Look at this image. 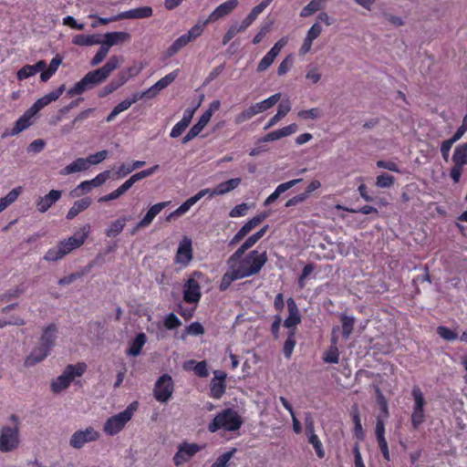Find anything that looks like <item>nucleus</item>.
I'll return each mask as SVG.
<instances>
[{"label": "nucleus", "mask_w": 467, "mask_h": 467, "mask_svg": "<svg viewBox=\"0 0 467 467\" xmlns=\"http://www.w3.org/2000/svg\"><path fill=\"white\" fill-rule=\"evenodd\" d=\"M251 230H249L245 224H244L238 232L234 235V237L231 239L229 245H234L238 244L240 241H242L249 233Z\"/></svg>", "instance_id": "nucleus-62"}, {"label": "nucleus", "mask_w": 467, "mask_h": 467, "mask_svg": "<svg viewBox=\"0 0 467 467\" xmlns=\"http://www.w3.org/2000/svg\"><path fill=\"white\" fill-rule=\"evenodd\" d=\"M267 261L268 255L265 250L260 252L254 249L248 254H241L237 256L234 252L226 261L227 271L221 279L219 290L224 292L234 281L258 275Z\"/></svg>", "instance_id": "nucleus-1"}, {"label": "nucleus", "mask_w": 467, "mask_h": 467, "mask_svg": "<svg viewBox=\"0 0 467 467\" xmlns=\"http://www.w3.org/2000/svg\"><path fill=\"white\" fill-rule=\"evenodd\" d=\"M35 114L32 111L26 110L16 121L12 130L11 134L16 135L31 125V119Z\"/></svg>", "instance_id": "nucleus-33"}, {"label": "nucleus", "mask_w": 467, "mask_h": 467, "mask_svg": "<svg viewBox=\"0 0 467 467\" xmlns=\"http://www.w3.org/2000/svg\"><path fill=\"white\" fill-rule=\"evenodd\" d=\"M454 143L455 142L451 139L445 140L441 142L440 150L441 157L445 161H449L450 151Z\"/></svg>", "instance_id": "nucleus-60"}, {"label": "nucleus", "mask_w": 467, "mask_h": 467, "mask_svg": "<svg viewBox=\"0 0 467 467\" xmlns=\"http://www.w3.org/2000/svg\"><path fill=\"white\" fill-rule=\"evenodd\" d=\"M411 397L413 399L412 411L410 415L411 426L414 430H418L425 421V406L426 400L423 392L419 386H414L411 389Z\"/></svg>", "instance_id": "nucleus-9"}, {"label": "nucleus", "mask_w": 467, "mask_h": 467, "mask_svg": "<svg viewBox=\"0 0 467 467\" xmlns=\"http://www.w3.org/2000/svg\"><path fill=\"white\" fill-rule=\"evenodd\" d=\"M287 44V38H280L273 47L263 57L257 65L256 71L261 73L265 71L274 63L284 47Z\"/></svg>", "instance_id": "nucleus-14"}, {"label": "nucleus", "mask_w": 467, "mask_h": 467, "mask_svg": "<svg viewBox=\"0 0 467 467\" xmlns=\"http://www.w3.org/2000/svg\"><path fill=\"white\" fill-rule=\"evenodd\" d=\"M128 220V217L123 216L112 222L106 230V235L110 238L119 235L123 231Z\"/></svg>", "instance_id": "nucleus-35"}, {"label": "nucleus", "mask_w": 467, "mask_h": 467, "mask_svg": "<svg viewBox=\"0 0 467 467\" xmlns=\"http://www.w3.org/2000/svg\"><path fill=\"white\" fill-rule=\"evenodd\" d=\"M280 98H281V94L275 93V94L270 96L269 98H267L266 99H264L263 101H261L260 103L262 105L264 111L274 107L280 100Z\"/></svg>", "instance_id": "nucleus-63"}, {"label": "nucleus", "mask_w": 467, "mask_h": 467, "mask_svg": "<svg viewBox=\"0 0 467 467\" xmlns=\"http://www.w3.org/2000/svg\"><path fill=\"white\" fill-rule=\"evenodd\" d=\"M186 333L192 336H200L204 333V328L201 323L192 322L186 327Z\"/></svg>", "instance_id": "nucleus-64"}, {"label": "nucleus", "mask_w": 467, "mask_h": 467, "mask_svg": "<svg viewBox=\"0 0 467 467\" xmlns=\"http://www.w3.org/2000/svg\"><path fill=\"white\" fill-rule=\"evenodd\" d=\"M179 69H175L171 73L167 74L165 77L161 78L154 84V88H157V91H161L167 88L170 84H171L176 78L178 77Z\"/></svg>", "instance_id": "nucleus-42"}, {"label": "nucleus", "mask_w": 467, "mask_h": 467, "mask_svg": "<svg viewBox=\"0 0 467 467\" xmlns=\"http://www.w3.org/2000/svg\"><path fill=\"white\" fill-rule=\"evenodd\" d=\"M303 179H294L279 184L275 190L265 200L264 206H268L277 200V198L285 192L301 182Z\"/></svg>", "instance_id": "nucleus-24"}, {"label": "nucleus", "mask_w": 467, "mask_h": 467, "mask_svg": "<svg viewBox=\"0 0 467 467\" xmlns=\"http://www.w3.org/2000/svg\"><path fill=\"white\" fill-rule=\"evenodd\" d=\"M163 326L166 329L172 330L181 327L182 321L174 313H170L164 317Z\"/></svg>", "instance_id": "nucleus-44"}, {"label": "nucleus", "mask_w": 467, "mask_h": 467, "mask_svg": "<svg viewBox=\"0 0 467 467\" xmlns=\"http://www.w3.org/2000/svg\"><path fill=\"white\" fill-rule=\"evenodd\" d=\"M208 192H210V189L201 190L195 195L192 196L191 198L187 199L184 202H182L175 211L170 213V215L167 217V220L170 221L173 217H179L186 213L192 206H193Z\"/></svg>", "instance_id": "nucleus-19"}, {"label": "nucleus", "mask_w": 467, "mask_h": 467, "mask_svg": "<svg viewBox=\"0 0 467 467\" xmlns=\"http://www.w3.org/2000/svg\"><path fill=\"white\" fill-rule=\"evenodd\" d=\"M377 167L380 168V169H386L390 171H394V172H398V173L401 172L399 165L395 161H382V160L378 161Z\"/></svg>", "instance_id": "nucleus-59"}, {"label": "nucleus", "mask_w": 467, "mask_h": 467, "mask_svg": "<svg viewBox=\"0 0 467 467\" xmlns=\"http://www.w3.org/2000/svg\"><path fill=\"white\" fill-rule=\"evenodd\" d=\"M91 204V199L89 197H85L80 200L76 201L72 207L68 210L66 218L67 220L74 219L77 215H78L81 212L88 209Z\"/></svg>", "instance_id": "nucleus-32"}, {"label": "nucleus", "mask_w": 467, "mask_h": 467, "mask_svg": "<svg viewBox=\"0 0 467 467\" xmlns=\"http://www.w3.org/2000/svg\"><path fill=\"white\" fill-rule=\"evenodd\" d=\"M170 202H161L152 205L145 214V216L138 223V227H148L154 218L168 206Z\"/></svg>", "instance_id": "nucleus-25"}, {"label": "nucleus", "mask_w": 467, "mask_h": 467, "mask_svg": "<svg viewBox=\"0 0 467 467\" xmlns=\"http://www.w3.org/2000/svg\"><path fill=\"white\" fill-rule=\"evenodd\" d=\"M62 195V192L58 190H51L47 194L40 197L36 202V210L40 213H46L54 203H56Z\"/></svg>", "instance_id": "nucleus-21"}, {"label": "nucleus", "mask_w": 467, "mask_h": 467, "mask_svg": "<svg viewBox=\"0 0 467 467\" xmlns=\"http://www.w3.org/2000/svg\"><path fill=\"white\" fill-rule=\"evenodd\" d=\"M109 50V49L108 48V47L102 44L101 47L99 48L98 52L96 53V55L92 57L90 61V66L96 67L99 65L107 57Z\"/></svg>", "instance_id": "nucleus-49"}, {"label": "nucleus", "mask_w": 467, "mask_h": 467, "mask_svg": "<svg viewBox=\"0 0 467 467\" xmlns=\"http://www.w3.org/2000/svg\"><path fill=\"white\" fill-rule=\"evenodd\" d=\"M340 321L342 324V336L345 339H348L353 332L355 326V317L342 314L340 316Z\"/></svg>", "instance_id": "nucleus-37"}, {"label": "nucleus", "mask_w": 467, "mask_h": 467, "mask_svg": "<svg viewBox=\"0 0 467 467\" xmlns=\"http://www.w3.org/2000/svg\"><path fill=\"white\" fill-rule=\"evenodd\" d=\"M99 432L93 427H88L84 431H77L70 438L69 444L75 449L82 448L85 443L99 440Z\"/></svg>", "instance_id": "nucleus-13"}, {"label": "nucleus", "mask_w": 467, "mask_h": 467, "mask_svg": "<svg viewBox=\"0 0 467 467\" xmlns=\"http://www.w3.org/2000/svg\"><path fill=\"white\" fill-rule=\"evenodd\" d=\"M243 32L238 24H233L223 36V45H227L237 34Z\"/></svg>", "instance_id": "nucleus-53"}, {"label": "nucleus", "mask_w": 467, "mask_h": 467, "mask_svg": "<svg viewBox=\"0 0 467 467\" xmlns=\"http://www.w3.org/2000/svg\"><path fill=\"white\" fill-rule=\"evenodd\" d=\"M298 117L304 119H316L320 118L321 111L318 108L302 109L297 113Z\"/></svg>", "instance_id": "nucleus-52"}, {"label": "nucleus", "mask_w": 467, "mask_h": 467, "mask_svg": "<svg viewBox=\"0 0 467 467\" xmlns=\"http://www.w3.org/2000/svg\"><path fill=\"white\" fill-rule=\"evenodd\" d=\"M103 44L109 49L110 47L123 43L130 39V35L127 32H109L104 36Z\"/></svg>", "instance_id": "nucleus-30"}, {"label": "nucleus", "mask_w": 467, "mask_h": 467, "mask_svg": "<svg viewBox=\"0 0 467 467\" xmlns=\"http://www.w3.org/2000/svg\"><path fill=\"white\" fill-rule=\"evenodd\" d=\"M437 334L443 339L448 341H453L458 338L457 333L444 326H439L437 327Z\"/></svg>", "instance_id": "nucleus-48"}, {"label": "nucleus", "mask_w": 467, "mask_h": 467, "mask_svg": "<svg viewBox=\"0 0 467 467\" xmlns=\"http://www.w3.org/2000/svg\"><path fill=\"white\" fill-rule=\"evenodd\" d=\"M120 88V85L118 83V81L114 78H112L109 84L104 86L99 91L98 96L99 98H105L109 96V94L113 93L117 89Z\"/></svg>", "instance_id": "nucleus-47"}, {"label": "nucleus", "mask_w": 467, "mask_h": 467, "mask_svg": "<svg viewBox=\"0 0 467 467\" xmlns=\"http://www.w3.org/2000/svg\"><path fill=\"white\" fill-rule=\"evenodd\" d=\"M160 169V166L157 164V165H154L149 169H146V170H143V171H140L133 175H131L128 181L131 184V186H133V184L142 179H145L147 177H150V175L154 174L158 170Z\"/></svg>", "instance_id": "nucleus-41"}, {"label": "nucleus", "mask_w": 467, "mask_h": 467, "mask_svg": "<svg viewBox=\"0 0 467 467\" xmlns=\"http://www.w3.org/2000/svg\"><path fill=\"white\" fill-rule=\"evenodd\" d=\"M111 177V171L107 170L99 173L95 178L90 181L93 187H99L103 185Z\"/></svg>", "instance_id": "nucleus-51"}, {"label": "nucleus", "mask_w": 467, "mask_h": 467, "mask_svg": "<svg viewBox=\"0 0 467 467\" xmlns=\"http://www.w3.org/2000/svg\"><path fill=\"white\" fill-rule=\"evenodd\" d=\"M286 304L289 315L285 319L284 326L290 330L294 329L296 332V327L301 323V316L298 307L292 297L287 299Z\"/></svg>", "instance_id": "nucleus-20"}, {"label": "nucleus", "mask_w": 467, "mask_h": 467, "mask_svg": "<svg viewBox=\"0 0 467 467\" xmlns=\"http://www.w3.org/2000/svg\"><path fill=\"white\" fill-rule=\"evenodd\" d=\"M394 182V176L389 173H382L376 178V186L379 188H389Z\"/></svg>", "instance_id": "nucleus-43"}, {"label": "nucleus", "mask_w": 467, "mask_h": 467, "mask_svg": "<svg viewBox=\"0 0 467 467\" xmlns=\"http://www.w3.org/2000/svg\"><path fill=\"white\" fill-rule=\"evenodd\" d=\"M226 373L221 370L214 371V379L211 381L210 396L215 400L221 399L226 390Z\"/></svg>", "instance_id": "nucleus-17"}, {"label": "nucleus", "mask_w": 467, "mask_h": 467, "mask_svg": "<svg viewBox=\"0 0 467 467\" xmlns=\"http://www.w3.org/2000/svg\"><path fill=\"white\" fill-rule=\"evenodd\" d=\"M36 75V70L31 65L22 67L16 73L18 80L26 79L29 77Z\"/></svg>", "instance_id": "nucleus-57"}, {"label": "nucleus", "mask_w": 467, "mask_h": 467, "mask_svg": "<svg viewBox=\"0 0 467 467\" xmlns=\"http://www.w3.org/2000/svg\"><path fill=\"white\" fill-rule=\"evenodd\" d=\"M321 8L319 2L316 0H312L308 3L305 7L302 8L300 12L301 17H307L314 13L317 12Z\"/></svg>", "instance_id": "nucleus-50"}, {"label": "nucleus", "mask_w": 467, "mask_h": 467, "mask_svg": "<svg viewBox=\"0 0 467 467\" xmlns=\"http://www.w3.org/2000/svg\"><path fill=\"white\" fill-rule=\"evenodd\" d=\"M108 150H100L96 152L95 154H91L88 157H87L88 163L89 167L91 165H97L100 162H102L107 157H108Z\"/></svg>", "instance_id": "nucleus-54"}, {"label": "nucleus", "mask_w": 467, "mask_h": 467, "mask_svg": "<svg viewBox=\"0 0 467 467\" xmlns=\"http://www.w3.org/2000/svg\"><path fill=\"white\" fill-rule=\"evenodd\" d=\"M236 449H233L232 451H226L220 455L214 463L211 465V467H228V462L234 456Z\"/></svg>", "instance_id": "nucleus-46"}, {"label": "nucleus", "mask_w": 467, "mask_h": 467, "mask_svg": "<svg viewBox=\"0 0 467 467\" xmlns=\"http://www.w3.org/2000/svg\"><path fill=\"white\" fill-rule=\"evenodd\" d=\"M309 443H311L316 451L317 456L319 459L325 457V451L323 448V444L319 440L317 435H311L310 439H308Z\"/></svg>", "instance_id": "nucleus-55"}, {"label": "nucleus", "mask_w": 467, "mask_h": 467, "mask_svg": "<svg viewBox=\"0 0 467 467\" xmlns=\"http://www.w3.org/2000/svg\"><path fill=\"white\" fill-rule=\"evenodd\" d=\"M297 130V125L292 123L288 126H285L282 129L273 130L267 134H265L263 138L260 139L262 142H269L280 140L281 138L289 136L294 134Z\"/></svg>", "instance_id": "nucleus-22"}, {"label": "nucleus", "mask_w": 467, "mask_h": 467, "mask_svg": "<svg viewBox=\"0 0 467 467\" xmlns=\"http://www.w3.org/2000/svg\"><path fill=\"white\" fill-rule=\"evenodd\" d=\"M239 5L238 0H227L219 5L207 17L208 22L214 23L220 18L230 15Z\"/></svg>", "instance_id": "nucleus-18"}, {"label": "nucleus", "mask_w": 467, "mask_h": 467, "mask_svg": "<svg viewBox=\"0 0 467 467\" xmlns=\"http://www.w3.org/2000/svg\"><path fill=\"white\" fill-rule=\"evenodd\" d=\"M121 58L112 56L106 64L95 70L88 72L78 82L67 90V96L81 95L88 89H92L103 83L110 74L118 68Z\"/></svg>", "instance_id": "nucleus-2"}, {"label": "nucleus", "mask_w": 467, "mask_h": 467, "mask_svg": "<svg viewBox=\"0 0 467 467\" xmlns=\"http://www.w3.org/2000/svg\"><path fill=\"white\" fill-rule=\"evenodd\" d=\"M89 224H85L79 231L76 232L73 236L58 242L57 246L48 249L44 259L47 262H56L63 259L73 250L82 246L89 234Z\"/></svg>", "instance_id": "nucleus-3"}, {"label": "nucleus", "mask_w": 467, "mask_h": 467, "mask_svg": "<svg viewBox=\"0 0 467 467\" xmlns=\"http://www.w3.org/2000/svg\"><path fill=\"white\" fill-rule=\"evenodd\" d=\"M291 110V103L288 99L281 101L278 106L277 113L274 115L267 124L264 127V130H269L275 126L281 119L286 116Z\"/></svg>", "instance_id": "nucleus-28"}, {"label": "nucleus", "mask_w": 467, "mask_h": 467, "mask_svg": "<svg viewBox=\"0 0 467 467\" xmlns=\"http://www.w3.org/2000/svg\"><path fill=\"white\" fill-rule=\"evenodd\" d=\"M466 158H467V142L459 144L455 147L451 161L453 166L450 171V177L454 183H459L463 167L466 165Z\"/></svg>", "instance_id": "nucleus-10"}, {"label": "nucleus", "mask_w": 467, "mask_h": 467, "mask_svg": "<svg viewBox=\"0 0 467 467\" xmlns=\"http://www.w3.org/2000/svg\"><path fill=\"white\" fill-rule=\"evenodd\" d=\"M326 363L337 364L339 360V351L337 347L330 346L327 351H326L324 358Z\"/></svg>", "instance_id": "nucleus-45"}, {"label": "nucleus", "mask_w": 467, "mask_h": 467, "mask_svg": "<svg viewBox=\"0 0 467 467\" xmlns=\"http://www.w3.org/2000/svg\"><path fill=\"white\" fill-rule=\"evenodd\" d=\"M195 276L201 277L202 273L193 272L183 285V300L188 304H197L202 297L201 286Z\"/></svg>", "instance_id": "nucleus-12"}, {"label": "nucleus", "mask_w": 467, "mask_h": 467, "mask_svg": "<svg viewBox=\"0 0 467 467\" xmlns=\"http://www.w3.org/2000/svg\"><path fill=\"white\" fill-rule=\"evenodd\" d=\"M201 446L196 443L183 442L179 446L178 451L173 457V462L176 466H181L189 462L192 456L201 451Z\"/></svg>", "instance_id": "nucleus-15"}, {"label": "nucleus", "mask_w": 467, "mask_h": 467, "mask_svg": "<svg viewBox=\"0 0 467 467\" xmlns=\"http://www.w3.org/2000/svg\"><path fill=\"white\" fill-rule=\"evenodd\" d=\"M190 43L189 37L185 34L178 37L167 49V56L173 57L181 49L186 47Z\"/></svg>", "instance_id": "nucleus-38"}, {"label": "nucleus", "mask_w": 467, "mask_h": 467, "mask_svg": "<svg viewBox=\"0 0 467 467\" xmlns=\"http://www.w3.org/2000/svg\"><path fill=\"white\" fill-rule=\"evenodd\" d=\"M89 168L86 158H78L70 164L61 170L60 174L68 175L75 172L84 171Z\"/></svg>", "instance_id": "nucleus-31"}, {"label": "nucleus", "mask_w": 467, "mask_h": 467, "mask_svg": "<svg viewBox=\"0 0 467 467\" xmlns=\"http://www.w3.org/2000/svg\"><path fill=\"white\" fill-rule=\"evenodd\" d=\"M72 43L76 46L89 47L97 44H100V40L96 35H76L72 38Z\"/></svg>", "instance_id": "nucleus-34"}, {"label": "nucleus", "mask_w": 467, "mask_h": 467, "mask_svg": "<svg viewBox=\"0 0 467 467\" xmlns=\"http://www.w3.org/2000/svg\"><path fill=\"white\" fill-rule=\"evenodd\" d=\"M293 63H294V57L292 55H288L287 57H285V58L278 66L277 74L279 76L285 75L289 71Z\"/></svg>", "instance_id": "nucleus-56"}, {"label": "nucleus", "mask_w": 467, "mask_h": 467, "mask_svg": "<svg viewBox=\"0 0 467 467\" xmlns=\"http://www.w3.org/2000/svg\"><path fill=\"white\" fill-rule=\"evenodd\" d=\"M192 260V240L188 237H183L180 242L176 255L175 263L182 265L183 267L187 266Z\"/></svg>", "instance_id": "nucleus-16"}, {"label": "nucleus", "mask_w": 467, "mask_h": 467, "mask_svg": "<svg viewBox=\"0 0 467 467\" xmlns=\"http://www.w3.org/2000/svg\"><path fill=\"white\" fill-rule=\"evenodd\" d=\"M146 342V335L143 332L139 333L135 337V338L130 343L129 348L126 350V354L132 357L139 356Z\"/></svg>", "instance_id": "nucleus-29"}, {"label": "nucleus", "mask_w": 467, "mask_h": 467, "mask_svg": "<svg viewBox=\"0 0 467 467\" xmlns=\"http://www.w3.org/2000/svg\"><path fill=\"white\" fill-rule=\"evenodd\" d=\"M240 183V178L230 179L226 182L219 183L213 190H210V192L207 194H209L210 197H213L215 195H223L237 188Z\"/></svg>", "instance_id": "nucleus-27"}, {"label": "nucleus", "mask_w": 467, "mask_h": 467, "mask_svg": "<svg viewBox=\"0 0 467 467\" xmlns=\"http://www.w3.org/2000/svg\"><path fill=\"white\" fill-rule=\"evenodd\" d=\"M138 407V401H133L123 411L109 417L103 425V431L109 436L119 433L132 419Z\"/></svg>", "instance_id": "nucleus-6"}, {"label": "nucleus", "mask_w": 467, "mask_h": 467, "mask_svg": "<svg viewBox=\"0 0 467 467\" xmlns=\"http://www.w3.org/2000/svg\"><path fill=\"white\" fill-rule=\"evenodd\" d=\"M210 23L211 22H208V18L205 20H198V22L185 34V36L189 37L190 42L194 41L202 34L205 26Z\"/></svg>", "instance_id": "nucleus-39"}, {"label": "nucleus", "mask_w": 467, "mask_h": 467, "mask_svg": "<svg viewBox=\"0 0 467 467\" xmlns=\"http://www.w3.org/2000/svg\"><path fill=\"white\" fill-rule=\"evenodd\" d=\"M268 216V213L266 212H263L252 219H250L248 222H246L244 224L249 230H253L257 225H259L266 217Z\"/></svg>", "instance_id": "nucleus-58"}, {"label": "nucleus", "mask_w": 467, "mask_h": 467, "mask_svg": "<svg viewBox=\"0 0 467 467\" xmlns=\"http://www.w3.org/2000/svg\"><path fill=\"white\" fill-rule=\"evenodd\" d=\"M153 15V10L150 6H142L118 14V18L122 19H140L148 18Z\"/></svg>", "instance_id": "nucleus-23"}, {"label": "nucleus", "mask_w": 467, "mask_h": 467, "mask_svg": "<svg viewBox=\"0 0 467 467\" xmlns=\"http://www.w3.org/2000/svg\"><path fill=\"white\" fill-rule=\"evenodd\" d=\"M268 225H265L255 234L250 235L235 251L236 256L240 255L241 254H245L246 251L253 247L265 234V233L268 230Z\"/></svg>", "instance_id": "nucleus-26"}, {"label": "nucleus", "mask_w": 467, "mask_h": 467, "mask_svg": "<svg viewBox=\"0 0 467 467\" xmlns=\"http://www.w3.org/2000/svg\"><path fill=\"white\" fill-rule=\"evenodd\" d=\"M174 391V382L172 378L165 373L162 374L155 382L153 396L161 403H166L170 400Z\"/></svg>", "instance_id": "nucleus-11"}, {"label": "nucleus", "mask_w": 467, "mask_h": 467, "mask_svg": "<svg viewBox=\"0 0 467 467\" xmlns=\"http://www.w3.org/2000/svg\"><path fill=\"white\" fill-rule=\"evenodd\" d=\"M243 423V418L237 410L232 408H226L215 415L213 420L209 422L207 429L212 433L219 430L236 431L242 427Z\"/></svg>", "instance_id": "nucleus-5"}, {"label": "nucleus", "mask_w": 467, "mask_h": 467, "mask_svg": "<svg viewBox=\"0 0 467 467\" xmlns=\"http://www.w3.org/2000/svg\"><path fill=\"white\" fill-rule=\"evenodd\" d=\"M14 426H3L0 430V451L10 452L16 450L20 443L19 419L16 414L10 416Z\"/></svg>", "instance_id": "nucleus-7"}, {"label": "nucleus", "mask_w": 467, "mask_h": 467, "mask_svg": "<svg viewBox=\"0 0 467 467\" xmlns=\"http://www.w3.org/2000/svg\"><path fill=\"white\" fill-rule=\"evenodd\" d=\"M86 370L87 365L84 362L67 365L63 373L52 381L51 390L54 393H59L65 390L69 387L76 377H81Z\"/></svg>", "instance_id": "nucleus-8"}, {"label": "nucleus", "mask_w": 467, "mask_h": 467, "mask_svg": "<svg viewBox=\"0 0 467 467\" xmlns=\"http://www.w3.org/2000/svg\"><path fill=\"white\" fill-rule=\"evenodd\" d=\"M296 344V332L294 331V329L289 330L287 338L285 339L283 348L284 355L287 359L291 358Z\"/></svg>", "instance_id": "nucleus-40"}, {"label": "nucleus", "mask_w": 467, "mask_h": 467, "mask_svg": "<svg viewBox=\"0 0 467 467\" xmlns=\"http://www.w3.org/2000/svg\"><path fill=\"white\" fill-rule=\"evenodd\" d=\"M22 187L18 186L10 191L4 198H0V213L3 212L7 206L16 201L18 196L22 193Z\"/></svg>", "instance_id": "nucleus-36"}, {"label": "nucleus", "mask_w": 467, "mask_h": 467, "mask_svg": "<svg viewBox=\"0 0 467 467\" xmlns=\"http://www.w3.org/2000/svg\"><path fill=\"white\" fill-rule=\"evenodd\" d=\"M321 73L317 67H310L306 74V78L310 80L313 84H317L321 79Z\"/></svg>", "instance_id": "nucleus-61"}, {"label": "nucleus", "mask_w": 467, "mask_h": 467, "mask_svg": "<svg viewBox=\"0 0 467 467\" xmlns=\"http://www.w3.org/2000/svg\"><path fill=\"white\" fill-rule=\"evenodd\" d=\"M57 327L55 323L47 326L39 338L38 345L35 347L25 359L26 367H33L43 361L56 344Z\"/></svg>", "instance_id": "nucleus-4"}]
</instances>
